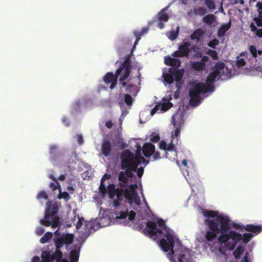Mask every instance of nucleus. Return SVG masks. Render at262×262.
I'll return each mask as SVG.
<instances>
[{
    "mask_svg": "<svg viewBox=\"0 0 262 262\" xmlns=\"http://www.w3.org/2000/svg\"><path fill=\"white\" fill-rule=\"evenodd\" d=\"M157 224L160 228L156 231L144 228L143 230L144 233L154 240H156L159 236L160 237L163 235L166 239L162 238L160 239V247L165 252L171 250L172 253H174L173 250L174 240L172 231L166 227L165 222L162 219H159Z\"/></svg>",
    "mask_w": 262,
    "mask_h": 262,
    "instance_id": "1",
    "label": "nucleus"
},
{
    "mask_svg": "<svg viewBox=\"0 0 262 262\" xmlns=\"http://www.w3.org/2000/svg\"><path fill=\"white\" fill-rule=\"evenodd\" d=\"M229 219L227 216L220 214L217 216V221L221 224L222 233L219 236L217 240L221 244H225L229 250H233L237 243L242 239V235L234 231H229Z\"/></svg>",
    "mask_w": 262,
    "mask_h": 262,
    "instance_id": "2",
    "label": "nucleus"
},
{
    "mask_svg": "<svg viewBox=\"0 0 262 262\" xmlns=\"http://www.w3.org/2000/svg\"><path fill=\"white\" fill-rule=\"evenodd\" d=\"M204 215L207 217L205 224L207 225L209 231L206 232L205 237L207 242H212L217 237V234L222 233L221 224L217 221L219 212L215 211H205L203 212Z\"/></svg>",
    "mask_w": 262,
    "mask_h": 262,
    "instance_id": "3",
    "label": "nucleus"
},
{
    "mask_svg": "<svg viewBox=\"0 0 262 262\" xmlns=\"http://www.w3.org/2000/svg\"><path fill=\"white\" fill-rule=\"evenodd\" d=\"M58 209L59 205L57 203L48 201L44 219L40 221V223L46 227L51 226L53 228L58 227L60 225L59 217L57 214Z\"/></svg>",
    "mask_w": 262,
    "mask_h": 262,
    "instance_id": "4",
    "label": "nucleus"
},
{
    "mask_svg": "<svg viewBox=\"0 0 262 262\" xmlns=\"http://www.w3.org/2000/svg\"><path fill=\"white\" fill-rule=\"evenodd\" d=\"M120 158L121 160V168L122 170H136L139 164V161L129 149L123 151Z\"/></svg>",
    "mask_w": 262,
    "mask_h": 262,
    "instance_id": "5",
    "label": "nucleus"
},
{
    "mask_svg": "<svg viewBox=\"0 0 262 262\" xmlns=\"http://www.w3.org/2000/svg\"><path fill=\"white\" fill-rule=\"evenodd\" d=\"M204 88L203 83L199 82L196 84L192 89L189 91L190 104L193 106H197L200 104L201 101V98L200 95L201 93H206Z\"/></svg>",
    "mask_w": 262,
    "mask_h": 262,
    "instance_id": "6",
    "label": "nucleus"
},
{
    "mask_svg": "<svg viewBox=\"0 0 262 262\" xmlns=\"http://www.w3.org/2000/svg\"><path fill=\"white\" fill-rule=\"evenodd\" d=\"M125 187L126 188H123V199H126L130 204L134 202L136 205H139L141 204V200L136 190L137 188V184H132Z\"/></svg>",
    "mask_w": 262,
    "mask_h": 262,
    "instance_id": "7",
    "label": "nucleus"
},
{
    "mask_svg": "<svg viewBox=\"0 0 262 262\" xmlns=\"http://www.w3.org/2000/svg\"><path fill=\"white\" fill-rule=\"evenodd\" d=\"M131 69V59L129 55L124 57V60L120 65L119 68L116 70L117 76H119L121 74L122 75L119 78L120 82L126 80L130 74Z\"/></svg>",
    "mask_w": 262,
    "mask_h": 262,
    "instance_id": "8",
    "label": "nucleus"
},
{
    "mask_svg": "<svg viewBox=\"0 0 262 262\" xmlns=\"http://www.w3.org/2000/svg\"><path fill=\"white\" fill-rule=\"evenodd\" d=\"M107 193L110 199H113L116 195L117 199L113 201V205L116 208L121 205V202L123 200V188L115 189L114 184H110L107 187Z\"/></svg>",
    "mask_w": 262,
    "mask_h": 262,
    "instance_id": "9",
    "label": "nucleus"
},
{
    "mask_svg": "<svg viewBox=\"0 0 262 262\" xmlns=\"http://www.w3.org/2000/svg\"><path fill=\"white\" fill-rule=\"evenodd\" d=\"M184 74V70H178L174 68H169V73L163 75L164 81L168 83L171 84L173 82L174 79L176 82L181 81Z\"/></svg>",
    "mask_w": 262,
    "mask_h": 262,
    "instance_id": "10",
    "label": "nucleus"
},
{
    "mask_svg": "<svg viewBox=\"0 0 262 262\" xmlns=\"http://www.w3.org/2000/svg\"><path fill=\"white\" fill-rule=\"evenodd\" d=\"M220 72L214 70L211 72L206 79V83H203L204 88L203 89L206 91L207 92H212L214 91V86L213 83L215 82L216 78L220 76Z\"/></svg>",
    "mask_w": 262,
    "mask_h": 262,
    "instance_id": "11",
    "label": "nucleus"
},
{
    "mask_svg": "<svg viewBox=\"0 0 262 262\" xmlns=\"http://www.w3.org/2000/svg\"><path fill=\"white\" fill-rule=\"evenodd\" d=\"M190 43L184 42L182 43L179 47L178 50L174 51L172 56L175 57H187L190 52Z\"/></svg>",
    "mask_w": 262,
    "mask_h": 262,
    "instance_id": "12",
    "label": "nucleus"
},
{
    "mask_svg": "<svg viewBox=\"0 0 262 262\" xmlns=\"http://www.w3.org/2000/svg\"><path fill=\"white\" fill-rule=\"evenodd\" d=\"M173 250L174 252L173 254L172 253L171 250L168 251L171 252L170 253H168V255H169V257L174 256L177 258L179 262H192V257L190 254L187 252L184 251H180V252L178 254L177 250H174L173 249Z\"/></svg>",
    "mask_w": 262,
    "mask_h": 262,
    "instance_id": "13",
    "label": "nucleus"
},
{
    "mask_svg": "<svg viewBox=\"0 0 262 262\" xmlns=\"http://www.w3.org/2000/svg\"><path fill=\"white\" fill-rule=\"evenodd\" d=\"M121 209H123L124 210H121L120 211H118L116 210V214L117 219H125L127 216H128V220L130 221H133L134 220L136 213L134 211H130L129 212L128 211V209L125 207L124 205H122L121 203V205L119 206Z\"/></svg>",
    "mask_w": 262,
    "mask_h": 262,
    "instance_id": "14",
    "label": "nucleus"
},
{
    "mask_svg": "<svg viewBox=\"0 0 262 262\" xmlns=\"http://www.w3.org/2000/svg\"><path fill=\"white\" fill-rule=\"evenodd\" d=\"M118 78V76H117L116 72L115 74H114L112 72H108L104 76L103 80L106 84H111L110 88L112 90L117 83Z\"/></svg>",
    "mask_w": 262,
    "mask_h": 262,
    "instance_id": "15",
    "label": "nucleus"
},
{
    "mask_svg": "<svg viewBox=\"0 0 262 262\" xmlns=\"http://www.w3.org/2000/svg\"><path fill=\"white\" fill-rule=\"evenodd\" d=\"M167 9V7L163 9L158 14V27L160 29L164 27V23L167 22L169 18L168 14L166 13Z\"/></svg>",
    "mask_w": 262,
    "mask_h": 262,
    "instance_id": "16",
    "label": "nucleus"
},
{
    "mask_svg": "<svg viewBox=\"0 0 262 262\" xmlns=\"http://www.w3.org/2000/svg\"><path fill=\"white\" fill-rule=\"evenodd\" d=\"M112 150V144L108 139L104 140L101 144V154L105 157H107Z\"/></svg>",
    "mask_w": 262,
    "mask_h": 262,
    "instance_id": "17",
    "label": "nucleus"
},
{
    "mask_svg": "<svg viewBox=\"0 0 262 262\" xmlns=\"http://www.w3.org/2000/svg\"><path fill=\"white\" fill-rule=\"evenodd\" d=\"M173 104L170 102H164L163 103H159L158 105H156L151 110V115H153L157 113L159 110H160V112H165L168 109L170 108L172 106Z\"/></svg>",
    "mask_w": 262,
    "mask_h": 262,
    "instance_id": "18",
    "label": "nucleus"
},
{
    "mask_svg": "<svg viewBox=\"0 0 262 262\" xmlns=\"http://www.w3.org/2000/svg\"><path fill=\"white\" fill-rule=\"evenodd\" d=\"M155 146L151 143H145L142 148V152L145 157L148 158L155 152Z\"/></svg>",
    "mask_w": 262,
    "mask_h": 262,
    "instance_id": "19",
    "label": "nucleus"
},
{
    "mask_svg": "<svg viewBox=\"0 0 262 262\" xmlns=\"http://www.w3.org/2000/svg\"><path fill=\"white\" fill-rule=\"evenodd\" d=\"M42 260L40 261V258L37 256H35L32 259V262H50L51 260L52 254L48 251H43L41 254Z\"/></svg>",
    "mask_w": 262,
    "mask_h": 262,
    "instance_id": "20",
    "label": "nucleus"
},
{
    "mask_svg": "<svg viewBox=\"0 0 262 262\" xmlns=\"http://www.w3.org/2000/svg\"><path fill=\"white\" fill-rule=\"evenodd\" d=\"M172 123L174 126L181 127L184 123L182 115L179 113L174 114L172 116Z\"/></svg>",
    "mask_w": 262,
    "mask_h": 262,
    "instance_id": "21",
    "label": "nucleus"
},
{
    "mask_svg": "<svg viewBox=\"0 0 262 262\" xmlns=\"http://www.w3.org/2000/svg\"><path fill=\"white\" fill-rule=\"evenodd\" d=\"M231 22L229 21L228 23L222 25L217 30V35L220 38L223 37L225 35L227 31L231 28Z\"/></svg>",
    "mask_w": 262,
    "mask_h": 262,
    "instance_id": "22",
    "label": "nucleus"
},
{
    "mask_svg": "<svg viewBox=\"0 0 262 262\" xmlns=\"http://www.w3.org/2000/svg\"><path fill=\"white\" fill-rule=\"evenodd\" d=\"M149 30L148 27H143L141 31L135 30L134 31V34L136 37V39L134 42V48L138 44L140 40L141 36L144 34H146Z\"/></svg>",
    "mask_w": 262,
    "mask_h": 262,
    "instance_id": "23",
    "label": "nucleus"
},
{
    "mask_svg": "<svg viewBox=\"0 0 262 262\" xmlns=\"http://www.w3.org/2000/svg\"><path fill=\"white\" fill-rule=\"evenodd\" d=\"M205 34V32L200 28L195 30L193 33L190 35L191 40H196L197 41H200Z\"/></svg>",
    "mask_w": 262,
    "mask_h": 262,
    "instance_id": "24",
    "label": "nucleus"
},
{
    "mask_svg": "<svg viewBox=\"0 0 262 262\" xmlns=\"http://www.w3.org/2000/svg\"><path fill=\"white\" fill-rule=\"evenodd\" d=\"M118 180L119 181V186L120 187H125L128 186V179L127 176L126 175V172L124 171H121L119 173Z\"/></svg>",
    "mask_w": 262,
    "mask_h": 262,
    "instance_id": "25",
    "label": "nucleus"
},
{
    "mask_svg": "<svg viewBox=\"0 0 262 262\" xmlns=\"http://www.w3.org/2000/svg\"><path fill=\"white\" fill-rule=\"evenodd\" d=\"M159 147L161 149H163L165 151H176V147L172 143V141L170 143L167 144L164 141H162L160 143Z\"/></svg>",
    "mask_w": 262,
    "mask_h": 262,
    "instance_id": "26",
    "label": "nucleus"
},
{
    "mask_svg": "<svg viewBox=\"0 0 262 262\" xmlns=\"http://www.w3.org/2000/svg\"><path fill=\"white\" fill-rule=\"evenodd\" d=\"M246 231L254 233H259L262 231V225H254L252 224H248L243 227Z\"/></svg>",
    "mask_w": 262,
    "mask_h": 262,
    "instance_id": "27",
    "label": "nucleus"
},
{
    "mask_svg": "<svg viewBox=\"0 0 262 262\" xmlns=\"http://www.w3.org/2000/svg\"><path fill=\"white\" fill-rule=\"evenodd\" d=\"M57 149V146L55 145H52L50 147V160L52 162L56 161L60 155L58 153H56V150Z\"/></svg>",
    "mask_w": 262,
    "mask_h": 262,
    "instance_id": "28",
    "label": "nucleus"
},
{
    "mask_svg": "<svg viewBox=\"0 0 262 262\" xmlns=\"http://www.w3.org/2000/svg\"><path fill=\"white\" fill-rule=\"evenodd\" d=\"M49 178L55 182V183L52 182L50 184V187L53 191H55L56 189H58L59 190L61 189V186L58 182L57 179H56L54 175L50 174Z\"/></svg>",
    "mask_w": 262,
    "mask_h": 262,
    "instance_id": "29",
    "label": "nucleus"
},
{
    "mask_svg": "<svg viewBox=\"0 0 262 262\" xmlns=\"http://www.w3.org/2000/svg\"><path fill=\"white\" fill-rule=\"evenodd\" d=\"M191 67L195 71H202L205 69L206 64L200 61H195L192 63Z\"/></svg>",
    "mask_w": 262,
    "mask_h": 262,
    "instance_id": "30",
    "label": "nucleus"
},
{
    "mask_svg": "<svg viewBox=\"0 0 262 262\" xmlns=\"http://www.w3.org/2000/svg\"><path fill=\"white\" fill-rule=\"evenodd\" d=\"M60 237L65 244H70L73 241L74 235L72 234L67 233L62 235Z\"/></svg>",
    "mask_w": 262,
    "mask_h": 262,
    "instance_id": "31",
    "label": "nucleus"
},
{
    "mask_svg": "<svg viewBox=\"0 0 262 262\" xmlns=\"http://www.w3.org/2000/svg\"><path fill=\"white\" fill-rule=\"evenodd\" d=\"M141 147L139 145H137V150L136 151V155L135 156V158L138 159V161H139V163L142 161L143 163L146 164L148 163V161L146 160L141 155Z\"/></svg>",
    "mask_w": 262,
    "mask_h": 262,
    "instance_id": "32",
    "label": "nucleus"
},
{
    "mask_svg": "<svg viewBox=\"0 0 262 262\" xmlns=\"http://www.w3.org/2000/svg\"><path fill=\"white\" fill-rule=\"evenodd\" d=\"M109 178L110 177L107 174H105L101 179L99 189L101 193L103 194V195H104L107 191L105 185L104 184V182L105 181V178L109 179Z\"/></svg>",
    "mask_w": 262,
    "mask_h": 262,
    "instance_id": "33",
    "label": "nucleus"
},
{
    "mask_svg": "<svg viewBox=\"0 0 262 262\" xmlns=\"http://www.w3.org/2000/svg\"><path fill=\"white\" fill-rule=\"evenodd\" d=\"M62 252L59 249H56L55 251L52 254L51 260H56V262L59 261L60 259H62Z\"/></svg>",
    "mask_w": 262,
    "mask_h": 262,
    "instance_id": "34",
    "label": "nucleus"
},
{
    "mask_svg": "<svg viewBox=\"0 0 262 262\" xmlns=\"http://www.w3.org/2000/svg\"><path fill=\"white\" fill-rule=\"evenodd\" d=\"M203 20L206 24L211 25L215 21V16L213 14H208L204 16Z\"/></svg>",
    "mask_w": 262,
    "mask_h": 262,
    "instance_id": "35",
    "label": "nucleus"
},
{
    "mask_svg": "<svg viewBox=\"0 0 262 262\" xmlns=\"http://www.w3.org/2000/svg\"><path fill=\"white\" fill-rule=\"evenodd\" d=\"M244 251V248L242 246H238L233 251V254L236 259H239Z\"/></svg>",
    "mask_w": 262,
    "mask_h": 262,
    "instance_id": "36",
    "label": "nucleus"
},
{
    "mask_svg": "<svg viewBox=\"0 0 262 262\" xmlns=\"http://www.w3.org/2000/svg\"><path fill=\"white\" fill-rule=\"evenodd\" d=\"M52 237V233L51 232H46L44 235L40 239V242L44 244L47 243Z\"/></svg>",
    "mask_w": 262,
    "mask_h": 262,
    "instance_id": "37",
    "label": "nucleus"
},
{
    "mask_svg": "<svg viewBox=\"0 0 262 262\" xmlns=\"http://www.w3.org/2000/svg\"><path fill=\"white\" fill-rule=\"evenodd\" d=\"M58 198L59 199H63L66 202L69 201L71 197L70 194L66 191H61V189L59 190Z\"/></svg>",
    "mask_w": 262,
    "mask_h": 262,
    "instance_id": "38",
    "label": "nucleus"
},
{
    "mask_svg": "<svg viewBox=\"0 0 262 262\" xmlns=\"http://www.w3.org/2000/svg\"><path fill=\"white\" fill-rule=\"evenodd\" d=\"M145 228L156 231L158 229L157 224L155 222L149 221L146 223V227Z\"/></svg>",
    "mask_w": 262,
    "mask_h": 262,
    "instance_id": "39",
    "label": "nucleus"
},
{
    "mask_svg": "<svg viewBox=\"0 0 262 262\" xmlns=\"http://www.w3.org/2000/svg\"><path fill=\"white\" fill-rule=\"evenodd\" d=\"M79 255L75 250L72 251L70 255L71 262H78Z\"/></svg>",
    "mask_w": 262,
    "mask_h": 262,
    "instance_id": "40",
    "label": "nucleus"
},
{
    "mask_svg": "<svg viewBox=\"0 0 262 262\" xmlns=\"http://www.w3.org/2000/svg\"><path fill=\"white\" fill-rule=\"evenodd\" d=\"M37 200H40L42 199L47 200L49 199V196L47 193L45 191H40L36 196Z\"/></svg>",
    "mask_w": 262,
    "mask_h": 262,
    "instance_id": "41",
    "label": "nucleus"
},
{
    "mask_svg": "<svg viewBox=\"0 0 262 262\" xmlns=\"http://www.w3.org/2000/svg\"><path fill=\"white\" fill-rule=\"evenodd\" d=\"M133 99L132 97L128 94L124 95V102L128 105L130 106L133 104Z\"/></svg>",
    "mask_w": 262,
    "mask_h": 262,
    "instance_id": "42",
    "label": "nucleus"
},
{
    "mask_svg": "<svg viewBox=\"0 0 262 262\" xmlns=\"http://www.w3.org/2000/svg\"><path fill=\"white\" fill-rule=\"evenodd\" d=\"M253 237V235L251 233H245L242 235V241L244 243H248L251 238Z\"/></svg>",
    "mask_w": 262,
    "mask_h": 262,
    "instance_id": "43",
    "label": "nucleus"
},
{
    "mask_svg": "<svg viewBox=\"0 0 262 262\" xmlns=\"http://www.w3.org/2000/svg\"><path fill=\"white\" fill-rule=\"evenodd\" d=\"M205 3L209 9L214 10L215 9V5L213 0H205Z\"/></svg>",
    "mask_w": 262,
    "mask_h": 262,
    "instance_id": "44",
    "label": "nucleus"
},
{
    "mask_svg": "<svg viewBox=\"0 0 262 262\" xmlns=\"http://www.w3.org/2000/svg\"><path fill=\"white\" fill-rule=\"evenodd\" d=\"M179 27H177V31H171L169 33V38L170 40H173L176 39L178 36Z\"/></svg>",
    "mask_w": 262,
    "mask_h": 262,
    "instance_id": "45",
    "label": "nucleus"
},
{
    "mask_svg": "<svg viewBox=\"0 0 262 262\" xmlns=\"http://www.w3.org/2000/svg\"><path fill=\"white\" fill-rule=\"evenodd\" d=\"M225 67V64L223 62H218L216 63L214 68L215 70L220 72V70H223Z\"/></svg>",
    "mask_w": 262,
    "mask_h": 262,
    "instance_id": "46",
    "label": "nucleus"
},
{
    "mask_svg": "<svg viewBox=\"0 0 262 262\" xmlns=\"http://www.w3.org/2000/svg\"><path fill=\"white\" fill-rule=\"evenodd\" d=\"M207 53L213 59L217 60L218 59L217 54L215 50H209Z\"/></svg>",
    "mask_w": 262,
    "mask_h": 262,
    "instance_id": "47",
    "label": "nucleus"
},
{
    "mask_svg": "<svg viewBox=\"0 0 262 262\" xmlns=\"http://www.w3.org/2000/svg\"><path fill=\"white\" fill-rule=\"evenodd\" d=\"M65 245L63 242L61 240V238L59 237L55 241V246L56 249H60Z\"/></svg>",
    "mask_w": 262,
    "mask_h": 262,
    "instance_id": "48",
    "label": "nucleus"
},
{
    "mask_svg": "<svg viewBox=\"0 0 262 262\" xmlns=\"http://www.w3.org/2000/svg\"><path fill=\"white\" fill-rule=\"evenodd\" d=\"M170 67H175L176 68H179L181 65V61L179 59L173 58L172 62L170 63Z\"/></svg>",
    "mask_w": 262,
    "mask_h": 262,
    "instance_id": "49",
    "label": "nucleus"
},
{
    "mask_svg": "<svg viewBox=\"0 0 262 262\" xmlns=\"http://www.w3.org/2000/svg\"><path fill=\"white\" fill-rule=\"evenodd\" d=\"M219 44V41L217 39H214L210 41L208 46L212 48L215 49V47Z\"/></svg>",
    "mask_w": 262,
    "mask_h": 262,
    "instance_id": "50",
    "label": "nucleus"
},
{
    "mask_svg": "<svg viewBox=\"0 0 262 262\" xmlns=\"http://www.w3.org/2000/svg\"><path fill=\"white\" fill-rule=\"evenodd\" d=\"M250 52L253 57L256 58L257 57V50L255 46H250Z\"/></svg>",
    "mask_w": 262,
    "mask_h": 262,
    "instance_id": "51",
    "label": "nucleus"
},
{
    "mask_svg": "<svg viewBox=\"0 0 262 262\" xmlns=\"http://www.w3.org/2000/svg\"><path fill=\"white\" fill-rule=\"evenodd\" d=\"M236 64L237 67L240 68L246 64V61L243 58H238L236 61Z\"/></svg>",
    "mask_w": 262,
    "mask_h": 262,
    "instance_id": "52",
    "label": "nucleus"
},
{
    "mask_svg": "<svg viewBox=\"0 0 262 262\" xmlns=\"http://www.w3.org/2000/svg\"><path fill=\"white\" fill-rule=\"evenodd\" d=\"M78 221L77 222L76 225V228L77 229H79L81 227L82 225V222L84 221L83 218L82 217H80L79 215H78Z\"/></svg>",
    "mask_w": 262,
    "mask_h": 262,
    "instance_id": "53",
    "label": "nucleus"
},
{
    "mask_svg": "<svg viewBox=\"0 0 262 262\" xmlns=\"http://www.w3.org/2000/svg\"><path fill=\"white\" fill-rule=\"evenodd\" d=\"M195 13L200 15H204L206 13V10L204 8H199L195 11Z\"/></svg>",
    "mask_w": 262,
    "mask_h": 262,
    "instance_id": "54",
    "label": "nucleus"
},
{
    "mask_svg": "<svg viewBox=\"0 0 262 262\" xmlns=\"http://www.w3.org/2000/svg\"><path fill=\"white\" fill-rule=\"evenodd\" d=\"M173 58H172L170 56H166V57H165V63L167 65V66H170V63H171V62H172V60H173Z\"/></svg>",
    "mask_w": 262,
    "mask_h": 262,
    "instance_id": "55",
    "label": "nucleus"
},
{
    "mask_svg": "<svg viewBox=\"0 0 262 262\" xmlns=\"http://www.w3.org/2000/svg\"><path fill=\"white\" fill-rule=\"evenodd\" d=\"M152 159L154 161L158 160L161 158L160 153L159 151H155L152 154Z\"/></svg>",
    "mask_w": 262,
    "mask_h": 262,
    "instance_id": "56",
    "label": "nucleus"
},
{
    "mask_svg": "<svg viewBox=\"0 0 262 262\" xmlns=\"http://www.w3.org/2000/svg\"><path fill=\"white\" fill-rule=\"evenodd\" d=\"M136 171H137V176L138 177L141 178L143 176L144 169L143 167H140L139 168L137 167Z\"/></svg>",
    "mask_w": 262,
    "mask_h": 262,
    "instance_id": "57",
    "label": "nucleus"
},
{
    "mask_svg": "<svg viewBox=\"0 0 262 262\" xmlns=\"http://www.w3.org/2000/svg\"><path fill=\"white\" fill-rule=\"evenodd\" d=\"M44 232H45V230L41 227H39L37 228L36 230V233L38 236L41 235L44 233Z\"/></svg>",
    "mask_w": 262,
    "mask_h": 262,
    "instance_id": "58",
    "label": "nucleus"
},
{
    "mask_svg": "<svg viewBox=\"0 0 262 262\" xmlns=\"http://www.w3.org/2000/svg\"><path fill=\"white\" fill-rule=\"evenodd\" d=\"M181 129V127H177L174 130V136L176 138H179L180 136V132Z\"/></svg>",
    "mask_w": 262,
    "mask_h": 262,
    "instance_id": "59",
    "label": "nucleus"
},
{
    "mask_svg": "<svg viewBox=\"0 0 262 262\" xmlns=\"http://www.w3.org/2000/svg\"><path fill=\"white\" fill-rule=\"evenodd\" d=\"M241 262H251V261L250 259L249 254L248 252L246 253L244 257V259L242 260H241Z\"/></svg>",
    "mask_w": 262,
    "mask_h": 262,
    "instance_id": "60",
    "label": "nucleus"
},
{
    "mask_svg": "<svg viewBox=\"0 0 262 262\" xmlns=\"http://www.w3.org/2000/svg\"><path fill=\"white\" fill-rule=\"evenodd\" d=\"M160 137L158 135H155L151 137L150 140L152 142L157 143L160 140Z\"/></svg>",
    "mask_w": 262,
    "mask_h": 262,
    "instance_id": "61",
    "label": "nucleus"
},
{
    "mask_svg": "<svg viewBox=\"0 0 262 262\" xmlns=\"http://www.w3.org/2000/svg\"><path fill=\"white\" fill-rule=\"evenodd\" d=\"M254 20L258 27H262V19L257 17H254Z\"/></svg>",
    "mask_w": 262,
    "mask_h": 262,
    "instance_id": "62",
    "label": "nucleus"
},
{
    "mask_svg": "<svg viewBox=\"0 0 262 262\" xmlns=\"http://www.w3.org/2000/svg\"><path fill=\"white\" fill-rule=\"evenodd\" d=\"M256 7L258 9L259 14H262V2H258L256 4Z\"/></svg>",
    "mask_w": 262,
    "mask_h": 262,
    "instance_id": "63",
    "label": "nucleus"
},
{
    "mask_svg": "<svg viewBox=\"0 0 262 262\" xmlns=\"http://www.w3.org/2000/svg\"><path fill=\"white\" fill-rule=\"evenodd\" d=\"M255 33L257 36H258L259 38H261L262 37V29H258Z\"/></svg>",
    "mask_w": 262,
    "mask_h": 262,
    "instance_id": "64",
    "label": "nucleus"
}]
</instances>
